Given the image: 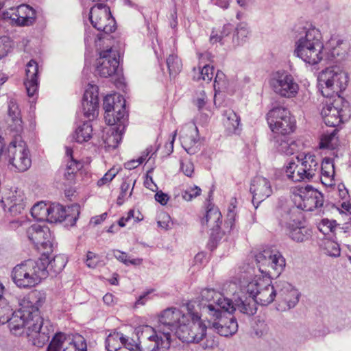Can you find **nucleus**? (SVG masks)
I'll use <instances>...</instances> for the list:
<instances>
[{
  "label": "nucleus",
  "mask_w": 351,
  "mask_h": 351,
  "mask_svg": "<svg viewBox=\"0 0 351 351\" xmlns=\"http://www.w3.org/2000/svg\"><path fill=\"white\" fill-rule=\"evenodd\" d=\"M226 75L225 74L220 71H217L215 80H214V88L215 90L220 91L221 89L226 88Z\"/></svg>",
  "instance_id": "49"
},
{
  "label": "nucleus",
  "mask_w": 351,
  "mask_h": 351,
  "mask_svg": "<svg viewBox=\"0 0 351 351\" xmlns=\"http://www.w3.org/2000/svg\"><path fill=\"white\" fill-rule=\"evenodd\" d=\"M123 333L119 332H114L110 333L106 339V348L107 351H117L122 346L121 339Z\"/></svg>",
  "instance_id": "39"
},
{
  "label": "nucleus",
  "mask_w": 351,
  "mask_h": 351,
  "mask_svg": "<svg viewBox=\"0 0 351 351\" xmlns=\"http://www.w3.org/2000/svg\"><path fill=\"white\" fill-rule=\"evenodd\" d=\"M118 56L117 51L112 48L99 51L96 60L97 74L103 77H108L115 74L119 65Z\"/></svg>",
  "instance_id": "22"
},
{
  "label": "nucleus",
  "mask_w": 351,
  "mask_h": 351,
  "mask_svg": "<svg viewBox=\"0 0 351 351\" xmlns=\"http://www.w3.org/2000/svg\"><path fill=\"white\" fill-rule=\"evenodd\" d=\"M80 215V205L72 204L67 208L60 204L53 203L49 206L47 221L50 223L67 221L66 224L74 226Z\"/></svg>",
  "instance_id": "21"
},
{
  "label": "nucleus",
  "mask_w": 351,
  "mask_h": 351,
  "mask_svg": "<svg viewBox=\"0 0 351 351\" xmlns=\"http://www.w3.org/2000/svg\"><path fill=\"white\" fill-rule=\"evenodd\" d=\"M113 256L120 262L128 265V254L125 252H121L118 250H114L112 252Z\"/></svg>",
  "instance_id": "60"
},
{
  "label": "nucleus",
  "mask_w": 351,
  "mask_h": 351,
  "mask_svg": "<svg viewBox=\"0 0 351 351\" xmlns=\"http://www.w3.org/2000/svg\"><path fill=\"white\" fill-rule=\"evenodd\" d=\"M319 86L324 97H332L334 94L344 90L348 82L347 74L338 68H327L322 71L318 76Z\"/></svg>",
  "instance_id": "9"
},
{
  "label": "nucleus",
  "mask_w": 351,
  "mask_h": 351,
  "mask_svg": "<svg viewBox=\"0 0 351 351\" xmlns=\"http://www.w3.org/2000/svg\"><path fill=\"white\" fill-rule=\"evenodd\" d=\"M11 44L8 37L3 36L0 38V59L7 56L10 50Z\"/></svg>",
  "instance_id": "51"
},
{
  "label": "nucleus",
  "mask_w": 351,
  "mask_h": 351,
  "mask_svg": "<svg viewBox=\"0 0 351 351\" xmlns=\"http://www.w3.org/2000/svg\"><path fill=\"white\" fill-rule=\"evenodd\" d=\"M25 197L23 191L16 189L14 191H10L9 195L2 200L3 206H12L18 204H25Z\"/></svg>",
  "instance_id": "42"
},
{
  "label": "nucleus",
  "mask_w": 351,
  "mask_h": 351,
  "mask_svg": "<svg viewBox=\"0 0 351 351\" xmlns=\"http://www.w3.org/2000/svg\"><path fill=\"white\" fill-rule=\"evenodd\" d=\"M186 308L189 321L180 326L176 331V337L182 342L199 343L206 337L207 327L201 321L202 315L195 309L194 304L187 303Z\"/></svg>",
  "instance_id": "7"
},
{
  "label": "nucleus",
  "mask_w": 351,
  "mask_h": 351,
  "mask_svg": "<svg viewBox=\"0 0 351 351\" xmlns=\"http://www.w3.org/2000/svg\"><path fill=\"white\" fill-rule=\"evenodd\" d=\"M279 223L287 229L289 237L295 242H304L311 237L310 230L301 226L295 208L285 210Z\"/></svg>",
  "instance_id": "16"
},
{
  "label": "nucleus",
  "mask_w": 351,
  "mask_h": 351,
  "mask_svg": "<svg viewBox=\"0 0 351 351\" xmlns=\"http://www.w3.org/2000/svg\"><path fill=\"white\" fill-rule=\"evenodd\" d=\"M82 108L85 117L93 119L98 114V87L89 84L84 93Z\"/></svg>",
  "instance_id": "26"
},
{
  "label": "nucleus",
  "mask_w": 351,
  "mask_h": 351,
  "mask_svg": "<svg viewBox=\"0 0 351 351\" xmlns=\"http://www.w3.org/2000/svg\"><path fill=\"white\" fill-rule=\"evenodd\" d=\"M27 235L38 250L47 253L53 251V237L49 227L34 223L27 228Z\"/></svg>",
  "instance_id": "23"
},
{
  "label": "nucleus",
  "mask_w": 351,
  "mask_h": 351,
  "mask_svg": "<svg viewBox=\"0 0 351 351\" xmlns=\"http://www.w3.org/2000/svg\"><path fill=\"white\" fill-rule=\"evenodd\" d=\"M47 261L43 258L28 259L16 265L12 271V279L15 285L23 289H30L47 278L45 265Z\"/></svg>",
  "instance_id": "5"
},
{
  "label": "nucleus",
  "mask_w": 351,
  "mask_h": 351,
  "mask_svg": "<svg viewBox=\"0 0 351 351\" xmlns=\"http://www.w3.org/2000/svg\"><path fill=\"white\" fill-rule=\"evenodd\" d=\"M180 133L182 147L189 154H195L198 150L197 128L192 124L186 125L181 130Z\"/></svg>",
  "instance_id": "30"
},
{
  "label": "nucleus",
  "mask_w": 351,
  "mask_h": 351,
  "mask_svg": "<svg viewBox=\"0 0 351 351\" xmlns=\"http://www.w3.org/2000/svg\"><path fill=\"white\" fill-rule=\"evenodd\" d=\"M134 217V210H130L129 212L127 214V217H121L119 221L118 224L121 227H124L125 226V223L128 222L129 220Z\"/></svg>",
  "instance_id": "62"
},
{
  "label": "nucleus",
  "mask_w": 351,
  "mask_h": 351,
  "mask_svg": "<svg viewBox=\"0 0 351 351\" xmlns=\"http://www.w3.org/2000/svg\"><path fill=\"white\" fill-rule=\"evenodd\" d=\"M336 133V130H334L330 134L323 135L319 143V147L321 149L330 148L332 147L330 145L331 141L333 140Z\"/></svg>",
  "instance_id": "52"
},
{
  "label": "nucleus",
  "mask_w": 351,
  "mask_h": 351,
  "mask_svg": "<svg viewBox=\"0 0 351 351\" xmlns=\"http://www.w3.org/2000/svg\"><path fill=\"white\" fill-rule=\"evenodd\" d=\"M64 340L65 337L62 334H56L48 346L47 351H60Z\"/></svg>",
  "instance_id": "48"
},
{
  "label": "nucleus",
  "mask_w": 351,
  "mask_h": 351,
  "mask_svg": "<svg viewBox=\"0 0 351 351\" xmlns=\"http://www.w3.org/2000/svg\"><path fill=\"white\" fill-rule=\"evenodd\" d=\"M267 119L274 135L289 134L295 129V120L285 107H274L268 112Z\"/></svg>",
  "instance_id": "15"
},
{
  "label": "nucleus",
  "mask_w": 351,
  "mask_h": 351,
  "mask_svg": "<svg viewBox=\"0 0 351 351\" xmlns=\"http://www.w3.org/2000/svg\"><path fill=\"white\" fill-rule=\"evenodd\" d=\"M134 335L140 341V351H158L169 349L171 339L168 332L157 326L148 325L138 326L134 328Z\"/></svg>",
  "instance_id": "6"
},
{
  "label": "nucleus",
  "mask_w": 351,
  "mask_h": 351,
  "mask_svg": "<svg viewBox=\"0 0 351 351\" xmlns=\"http://www.w3.org/2000/svg\"><path fill=\"white\" fill-rule=\"evenodd\" d=\"M180 169L182 172L188 177H191L194 171L193 164L190 161L182 162Z\"/></svg>",
  "instance_id": "58"
},
{
  "label": "nucleus",
  "mask_w": 351,
  "mask_h": 351,
  "mask_svg": "<svg viewBox=\"0 0 351 351\" xmlns=\"http://www.w3.org/2000/svg\"><path fill=\"white\" fill-rule=\"evenodd\" d=\"M89 19L95 29L105 34L112 33L116 29L115 20L111 15L110 8L106 4L97 3L92 7Z\"/></svg>",
  "instance_id": "18"
},
{
  "label": "nucleus",
  "mask_w": 351,
  "mask_h": 351,
  "mask_svg": "<svg viewBox=\"0 0 351 351\" xmlns=\"http://www.w3.org/2000/svg\"><path fill=\"white\" fill-rule=\"evenodd\" d=\"M132 182V180H129V179H126L123 181V182L121 185V188H120V189H121L120 193H121V196H126L127 192L129 190V189L130 188V184H131ZM135 182H136V180H133V186H134ZM132 188H134V186H132ZM132 190H133V189H132ZM131 195H132V192L130 193L129 196H130Z\"/></svg>",
  "instance_id": "59"
},
{
  "label": "nucleus",
  "mask_w": 351,
  "mask_h": 351,
  "mask_svg": "<svg viewBox=\"0 0 351 351\" xmlns=\"http://www.w3.org/2000/svg\"><path fill=\"white\" fill-rule=\"evenodd\" d=\"M36 295L25 297L19 303L20 308L13 313L10 306H0V324L8 323L13 335L25 334L34 346L41 348L49 341L54 329L50 320L40 316L39 306L43 300Z\"/></svg>",
  "instance_id": "1"
},
{
  "label": "nucleus",
  "mask_w": 351,
  "mask_h": 351,
  "mask_svg": "<svg viewBox=\"0 0 351 351\" xmlns=\"http://www.w3.org/2000/svg\"><path fill=\"white\" fill-rule=\"evenodd\" d=\"M49 254L50 253H47V252H43L39 258L46 259L48 262L47 265H45L47 276L49 275L56 276L64 268L66 261L65 258L62 255H57L53 258H51Z\"/></svg>",
  "instance_id": "33"
},
{
  "label": "nucleus",
  "mask_w": 351,
  "mask_h": 351,
  "mask_svg": "<svg viewBox=\"0 0 351 351\" xmlns=\"http://www.w3.org/2000/svg\"><path fill=\"white\" fill-rule=\"evenodd\" d=\"M324 43L320 31L314 27L302 28L295 42L294 53L309 64H316L323 58Z\"/></svg>",
  "instance_id": "4"
},
{
  "label": "nucleus",
  "mask_w": 351,
  "mask_h": 351,
  "mask_svg": "<svg viewBox=\"0 0 351 351\" xmlns=\"http://www.w3.org/2000/svg\"><path fill=\"white\" fill-rule=\"evenodd\" d=\"M93 127L89 121H85L82 125H79L73 135V138L79 143L88 141L92 137Z\"/></svg>",
  "instance_id": "35"
},
{
  "label": "nucleus",
  "mask_w": 351,
  "mask_h": 351,
  "mask_svg": "<svg viewBox=\"0 0 351 351\" xmlns=\"http://www.w3.org/2000/svg\"><path fill=\"white\" fill-rule=\"evenodd\" d=\"M269 84L276 95L287 99L295 97L300 90L295 77L285 70L273 72L270 75Z\"/></svg>",
  "instance_id": "11"
},
{
  "label": "nucleus",
  "mask_w": 351,
  "mask_h": 351,
  "mask_svg": "<svg viewBox=\"0 0 351 351\" xmlns=\"http://www.w3.org/2000/svg\"><path fill=\"white\" fill-rule=\"evenodd\" d=\"M236 206L233 205V203H231L230 206L228 208V213H227V219L226 221V223L228 226H230V228L234 226V223L236 217V212H235Z\"/></svg>",
  "instance_id": "57"
},
{
  "label": "nucleus",
  "mask_w": 351,
  "mask_h": 351,
  "mask_svg": "<svg viewBox=\"0 0 351 351\" xmlns=\"http://www.w3.org/2000/svg\"><path fill=\"white\" fill-rule=\"evenodd\" d=\"M297 163L290 161L289 172L293 173L296 169L297 173L291 176L295 180H310L319 173V159L311 153H301L296 156Z\"/></svg>",
  "instance_id": "14"
},
{
  "label": "nucleus",
  "mask_w": 351,
  "mask_h": 351,
  "mask_svg": "<svg viewBox=\"0 0 351 351\" xmlns=\"http://www.w3.org/2000/svg\"><path fill=\"white\" fill-rule=\"evenodd\" d=\"M82 167V163L74 158H71V160L67 161L64 176L69 184L74 181L75 174Z\"/></svg>",
  "instance_id": "38"
},
{
  "label": "nucleus",
  "mask_w": 351,
  "mask_h": 351,
  "mask_svg": "<svg viewBox=\"0 0 351 351\" xmlns=\"http://www.w3.org/2000/svg\"><path fill=\"white\" fill-rule=\"evenodd\" d=\"M30 213L33 218L37 221L47 220L49 206L43 202H38L32 206Z\"/></svg>",
  "instance_id": "41"
},
{
  "label": "nucleus",
  "mask_w": 351,
  "mask_h": 351,
  "mask_svg": "<svg viewBox=\"0 0 351 351\" xmlns=\"http://www.w3.org/2000/svg\"><path fill=\"white\" fill-rule=\"evenodd\" d=\"M271 277L265 276L263 277L256 276L251 280L247 276H242L240 280L241 286V295H243L248 294L247 297H253L254 295H257L259 292H262L263 289L267 288L271 284Z\"/></svg>",
  "instance_id": "25"
},
{
  "label": "nucleus",
  "mask_w": 351,
  "mask_h": 351,
  "mask_svg": "<svg viewBox=\"0 0 351 351\" xmlns=\"http://www.w3.org/2000/svg\"><path fill=\"white\" fill-rule=\"evenodd\" d=\"M100 261L98 254L92 252H88L86 254V265L90 268H95Z\"/></svg>",
  "instance_id": "54"
},
{
  "label": "nucleus",
  "mask_w": 351,
  "mask_h": 351,
  "mask_svg": "<svg viewBox=\"0 0 351 351\" xmlns=\"http://www.w3.org/2000/svg\"><path fill=\"white\" fill-rule=\"evenodd\" d=\"M228 313L221 310V315L216 319H212V327L221 336L228 337L234 335L238 330L237 319L233 317H226L225 314Z\"/></svg>",
  "instance_id": "29"
},
{
  "label": "nucleus",
  "mask_w": 351,
  "mask_h": 351,
  "mask_svg": "<svg viewBox=\"0 0 351 351\" xmlns=\"http://www.w3.org/2000/svg\"><path fill=\"white\" fill-rule=\"evenodd\" d=\"M117 171L114 169H110L104 176L97 181V185L101 186L109 183L116 176Z\"/></svg>",
  "instance_id": "55"
},
{
  "label": "nucleus",
  "mask_w": 351,
  "mask_h": 351,
  "mask_svg": "<svg viewBox=\"0 0 351 351\" xmlns=\"http://www.w3.org/2000/svg\"><path fill=\"white\" fill-rule=\"evenodd\" d=\"M63 351H86V343L82 336H76L64 348Z\"/></svg>",
  "instance_id": "44"
},
{
  "label": "nucleus",
  "mask_w": 351,
  "mask_h": 351,
  "mask_svg": "<svg viewBox=\"0 0 351 351\" xmlns=\"http://www.w3.org/2000/svg\"><path fill=\"white\" fill-rule=\"evenodd\" d=\"M167 65L171 77H175L178 74L182 67L180 59L174 54L169 55L167 58Z\"/></svg>",
  "instance_id": "43"
},
{
  "label": "nucleus",
  "mask_w": 351,
  "mask_h": 351,
  "mask_svg": "<svg viewBox=\"0 0 351 351\" xmlns=\"http://www.w3.org/2000/svg\"><path fill=\"white\" fill-rule=\"evenodd\" d=\"M201 189L197 186L189 187L182 192V197L186 201H191L192 199L200 195Z\"/></svg>",
  "instance_id": "50"
},
{
  "label": "nucleus",
  "mask_w": 351,
  "mask_h": 351,
  "mask_svg": "<svg viewBox=\"0 0 351 351\" xmlns=\"http://www.w3.org/2000/svg\"><path fill=\"white\" fill-rule=\"evenodd\" d=\"M122 346L130 351H140V341L136 338L134 340L133 337H130L123 334L121 339Z\"/></svg>",
  "instance_id": "46"
},
{
  "label": "nucleus",
  "mask_w": 351,
  "mask_h": 351,
  "mask_svg": "<svg viewBox=\"0 0 351 351\" xmlns=\"http://www.w3.org/2000/svg\"><path fill=\"white\" fill-rule=\"evenodd\" d=\"M221 214L217 208H208L205 216L201 219L202 227L209 228L210 232V239L217 242L222 238V233L220 232V225L221 223Z\"/></svg>",
  "instance_id": "27"
},
{
  "label": "nucleus",
  "mask_w": 351,
  "mask_h": 351,
  "mask_svg": "<svg viewBox=\"0 0 351 351\" xmlns=\"http://www.w3.org/2000/svg\"><path fill=\"white\" fill-rule=\"evenodd\" d=\"M226 120L225 126L229 133L237 134L240 131V117L232 110H226L223 113Z\"/></svg>",
  "instance_id": "36"
},
{
  "label": "nucleus",
  "mask_w": 351,
  "mask_h": 351,
  "mask_svg": "<svg viewBox=\"0 0 351 351\" xmlns=\"http://www.w3.org/2000/svg\"><path fill=\"white\" fill-rule=\"evenodd\" d=\"M288 135H274L272 141L274 148L278 152L286 155H292L298 149L299 146L298 142L289 137Z\"/></svg>",
  "instance_id": "32"
},
{
  "label": "nucleus",
  "mask_w": 351,
  "mask_h": 351,
  "mask_svg": "<svg viewBox=\"0 0 351 351\" xmlns=\"http://www.w3.org/2000/svg\"><path fill=\"white\" fill-rule=\"evenodd\" d=\"M321 114L326 125L336 127L350 118L351 108L349 103L343 97L335 95L332 101L330 99L326 102Z\"/></svg>",
  "instance_id": "10"
},
{
  "label": "nucleus",
  "mask_w": 351,
  "mask_h": 351,
  "mask_svg": "<svg viewBox=\"0 0 351 351\" xmlns=\"http://www.w3.org/2000/svg\"><path fill=\"white\" fill-rule=\"evenodd\" d=\"M322 224L324 226H326L330 232H332L336 227V221L328 219H322Z\"/></svg>",
  "instance_id": "63"
},
{
  "label": "nucleus",
  "mask_w": 351,
  "mask_h": 351,
  "mask_svg": "<svg viewBox=\"0 0 351 351\" xmlns=\"http://www.w3.org/2000/svg\"><path fill=\"white\" fill-rule=\"evenodd\" d=\"M25 207V204H18L12 206H4V210L6 211V208H8V212L12 216H17L19 215H22Z\"/></svg>",
  "instance_id": "53"
},
{
  "label": "nucleus",
  "mask_w": 351,
  "mask_h": 351,
  "mask_svg": "<svg viewBox=\"0 0 351 351\" xmlns=\"http://www.w3.org/2000/svg\"><path fill=\"white\" fill-rule=\"evenodd\" d=\"M188 315L189 313L184 314L177 308H167L160 314L158 326L168 332L169 338L171 339L172 334L176 336V331L180 328V326L189 321Z\"/></svg>",
  "instance_id": "19"
},
{
  "label": "nucleus",
  "mask_w": 351,
  "mask_h": 351,
  "mask_svg": "<svg viewBox=\"0 0 351 351\" xmlns=\"http://www.w3.org/2000/svg\"><path fill=\"white\" fill-rule=\"evenodd\" d=\"M319 171H321V179L323 183H324V180L332 181L335 175L333 160L328 158L323 159L321 167L319 166Z\"/></svg>",
  "instance_id": "37"
},
{
  "label": "nucleus",
  "mask_w": 351,
  "mask_h": 351,
  "mask_svg": "<svg viewBox=\"0 0 351 351\" xmlns=\"http://www.w3.org/2000/svg\"><path fill=\"white\" fill-rule=\"evenodd\" d=\"M278 282H276V286L270 284L267 288L263 289L262 292H259L257 295H254L253 297H247L245 295H238L235 298V305L237 309L241 313L247 315H253L256 313V304L266 306L271 303L276 297L278 298Z\"/></svg>",
  "instance_id": "8"
},
{
  "label": "nucleus",
  "mask_w": 351,
  "mask_h": 351,
  "mask_svg": "<svg viewBox=\"0 0 351 351\" xmlns=\"http://www.w3.org/2000/svg\"><path fill=\"white\" fill-rule=\"evenodd\" d=\"M103 108L106 123L114 125L106 131V136L103 137L104 143L107 150L114 149L121 141L125 130V122L128 117L125 100L119 94L108 95L104 99Z\"/></svg>",
  "instance_id": "2"
},
{
  "label": "nucleus",
  "mask_w": 351,
  "mask_h": 351,
  "mask_svg": "<svg viewBox=\"0 0 351 351\" xmlns=\"http://www.w3.org/2000/svg\"><path fill=\"white\" fill-rule=\"evenodd\" d=\"M237 298L234 296V300ZM189 303L194 304L195 309H197L201 315H204L208 322L220 317L221 310L227 311L230 315L237 309L235 300L232 302L213 289H203L195 300H191Z\"/></svg>",
  "instance_id": "3"
},
{
  "label": "nucleus",
  "mask_w": 351,
  "mask_h": 351,
  "mask_svg": "<svg viewBox=\"0 0 351 351\" xmlns=\"http://www.w3.org/2000/svg\"><path fill=\"white\" fill-rule=\"evenodd\" d=\"M26 66L24 84L28 96L33 97L37 93L38 88V65L35 60H31Z\"/></svg>",
  "instance_id": "31"
},
{
  "label": "nucleus",
  "mask_w": 351,
  "mask_h": 351,
  "mask_svg": "<svg viewBox=\"0 0 351 351\" xmlns=\"http://www.w3.org/2000/svg\"><path fill=\"white\" fill-rule=\"evenodd\" d=\"M8 114L16 124L19 125L21 123L20 110L18 105L14 100H10L9 102Z\"/></svg>",
  "instance_id": "47"
},
{
  "label": "nucleus",
  "mask_w": 351,
  "mask_h": 351,
  "mask_svg": "<svg viewBox=\"0 0 351 351\" xmlns=\"http://www.w3.org/2000/svg\"><path fill=\"white\" fill-rule=\"evenodd\" d=\"M260 272L271 278L278 277L283 271L286 263L280 252L266 248L255 256Z\"/></svg>",
  "instance_id": "13"
},
{
  "label": "nucleus",
  "mask_w": 351,
  "mask_h": 351,
  "mask_svg": "<svg viewBox=\"0 0 351 351\" xmlns=\"http://www.w3.org/2000/svg\"><path fill=\"white\" fill-rule=\"evenodd\" d=\"M249 34L248 27L246 24L239 23L236 28V34L234 35L233 40H237V45L242 44Z\"/></svg>",
  "instance_id": "45"
},
{
  "label": "nucleus",
  "mask_w": 351,
  "mask_h": 351,
  "mask_svg": "<svg viewBox=\"0 0 351 351\" xmlns=\"http://www.w3.org/2000/svg\"><path fill=\"white\" fill-rule=\"evenodd\" d=\"M329 55L332 58L338 60H343L349 50V44L346 40L338 38H332L328 43Z\"/></svg>",
  "instance_id": "34"
},
{
  "label": "nucleus",
  "mask_w": 351,
  "mask_h": 351,
  "mask_svg": "<svg viewBox=\"0 0 351 351\" xmlns=\"http://www.w3.org/2000/svg\"><path fill=\"white\" fill-rule=\"evenodd\" d=\"M155 199H156V201H157L162 205H165V204H167V203L169 200V197H168L167 194L164 193L162 191H160V192H157L155 194Z\"/></svg>",
  "instance_id": "61"
},
{
  "label": "nucleus",
  "mask_w": 351,
  "mask_h": 351,
  "mask_svg": "<svg viewBox=\"0 0 351 351\" xmlns=\"http://www.w3.org/2000/svg\"><path fill=\"white\" fill-rule=\"evenodd\" d=\"M5 20H10L11 24L17 27H28L34 24L36 19V10L26 4L11 8L3 12Z\"/></svg>",
  "instance_id": "20"
},
{
  "label": "nucleus",
  "mask_w": 351,
  "mask_h": 351,
  "mask_svg": "<svg viewBox=\"0 0 351 351\" xmlns=\"http://www.w3.org/2000/svg\"><path fill=\"white\" fill-rule=\"evenodd\" d=\"M278 300L286 304L287 309L293 308L298 302L300 293L290 283L278 281Z\"/></svg>",
  "instance_id": "28"
},
{
  "label": "nucleus",
  "mask_w": 351,
  "mask_h": 351,
  "mask_svg": "<svg viewBox=\"0 0 351 351\" xmlns=\"http://www.w3.org/2000/svg\"><path fill=\"white\" fill-rule=\"evenodd\" d=\"M107 217V213H104L99 216H95L94 217H92L90 220V223H94L95 225H98L101 223L103 221L106 219Z\"/></svg>",
  "instance_id": "64"
},
{
  "label": "nucleus",
  "mask_w": 351,
  "mask_h": 351,
  "mask_svg": "<svg viewBox=\"0 0 351 351\" xmlns=\"http://www.w3.org/2000/svg\"><path fill=\"white\" fill-rule=\"evenodd\" d=\"M213 66H210L208 64H206L203 66L202 69L199 68L197 70L194 68L193 70V79L195 80H202L204 82L209 83L213 77Z\"/></svg>",
  "instance_id": "40"
},
{
  "label": "nucleus",
  "mask_w": 351,
  "mask_h": 351,
  "mask_svg": "<svg viewBox=\"0 0 351 351\" xmlns=\"http://www.w3.org/2000/svg\"><path fill=\"white\" fill-rule=\"evenodd\" d=\"M5 156L9 164L12 165L18 171H27L32 165L29 152L25 143L20 141H13L9 144Z\"/></svg>",
  "instance_id": "17"
},
{
  "label": "nucleus",
  "mask_w": 351,
  "mask_h": 351,
  "mask_svg": "<svg viewBox=\"0 0 351 351\" xmlns=\"http://www.w3.org/2000/svg\"><path fill=\"white\" fill-rule=\"evenodd\" d=\"M250 192L252 194V204L257 208L260 203L273 193L270 180L260 176L254 177L251 182Z\"/></svg>",
  "instance_id": "24"
},
{
  "label": "nucleus",
  "mask_w": 351,
  "mask_h": 351,
  "mask_svg": "<svg viewBox=\"0 0 351 351\" xmlns=\"http://www.w3.org/2000/svg\"><path fill=\"white\" fill-rule=\"evenodd\" d=\"M293 201L298 209L305 211L317 209L319 213H324L323 195L310 185L297 187L293 193Z\"/></svg>",
  "instance_id": "12"
},
{
  "label": "nucleus",
  "mask_w": 351,
  "mask_h": 351,
  "mask_svg": "<svg viewBox=\"0 0 351 351\" xmlns=\"http://www.w3.org/2000/svg\"><path fill=\"white\" fill-rule=\"evenodd\" d=\"M326 253L332 257H338L340 256V248L336 243L329 242L326 247Z\"/></svg>",
  "instance_id": "56"
}]
</instances>
